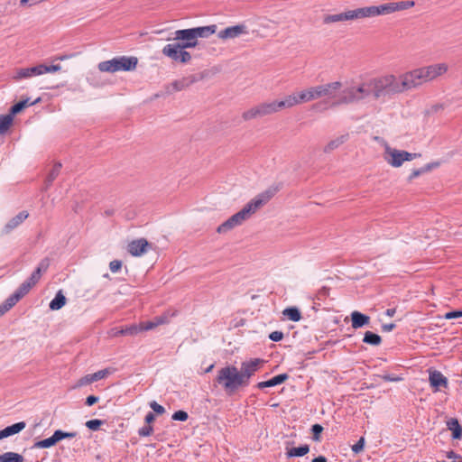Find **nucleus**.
Instances as JSON below:
<instances>
[{"label": "nucleus", "instance_id": "4", "mask_svg": "<svg viewBox=\"0 0 462 462\" xmlns=\"http://www.w3.org/2000/svg\"><path fill=\"white\" fill-rule=\"evenodd\" d=\"M216 382L229 394L234 393L242 387H245L239 370L235 365H226L219 369Z\"/></svg>", "mask_w": 462, "mask_h": 462}, {"label": "nucleus", "instance_id": "64", "mask_svg": "<svg viewBox=\"0 0 462 462\" xmlns=\"http://www.w3.org/2000/svg\"><path fill=\"white\" fill-rule=\"evenodd\" d=\"M7 437V433L5 432V430H0V440Z\"/></svg>", "mask_w": 462, "mask_h": 462}, {"label": "nucleus", "instance_id": "46", "mask_svg": "<svg viewBox=\"0 0 462 462\" xmlns=\"http://www.w3.org/2000/svg\"><path fill=\"white\" fill-rule=\"evenodd\" d=\"M104 424V421L101 420H90L86 422L87 428H88L91 430H97L101 425Z\"/></svg>", "mask_w": 462, "mask_h": 462}, {"label": "nucleus", "instance_id": "56", "mask_svg": "<svg viewBox=\"0 0 462 462\" xmlns=\"http://www.w3.org/2000/svg\"><path fill=\"white\" fill-rule=\"evenodd\" d=\"M97 401H98V397L94 396V395H89V396H88V397H87V399H86V404H87L88 406H92V405H94L96 402H97Z\"/></svg>", "mask_w": 462, "mask_h": 462}, {"label": "nucleus", "instance_id": "11", "mask_svg": "<svg viewBox=\"0 0 462 462\" xmlns=\"http://www.w3.org/2000/svg\"><path fill=\"white\" fill-rule=\"evenodd\" d=\"M264 361L261 358H254L248 361H245L241 364V369L239 374L242 380L244 381L245 386L249 384L250 378L260 370Z\"/></svg>", "mask_w": 462, "mask_h": 462}, {"label": "nucleus", "instance_id": "20", "mask_svg": "<svg viewBox=\"0 0 462 462\" xmlns=\"http://www.w3.org/2000/svg\"><path fill=\"white\" fill-rule=\"evenodd\" d=\"M110 374H111V371L109 369H103V370H99L94 374H87L79 380L77 386L80 387L83 385L90 384L94 382H97L98 380L107 377Z\"/></svg>", "mask_w": 462, "mask_h": 462}, {"label": "nucleus", "instance_id": "31", "mask_svg": "<svg viewBox=\"0 0 462 462\" xmlns=\"http://www.w3.org/2000/svg\"><path fill=\"white\" fill-rule=\"evenodd\" d=\"M14 116L11 113L0 116V134H5L11 127Z\"/></svg>", "mask_w": 462, "mask_h": 462}, {"label": "nucleus", "instance_id": "60", "mask_svg": "<svg viewBox=\"0 0 462 462\" xmlns=\"http://www.w3.org/2000/svg\"><path fill=\"white\" fill-rule=\"evenodd\" d=\"M10 309L5 304L2 303L0 305V317H2L5 313H6Z\"/></svg>", "mask_w": 462, "mask_h": 462}, {"label": "nucleus", "instance_id": "42", "mask_svg": "<svg viewBox=\"0 0 462 462\" xmlns=\"http://www.w3.org/2000/svg\"><path fill=\"white\" fill-rule=\"evenodd\" d=\"M359 8L343 12L345 22L360 20Z\"/></svg>", "mask_w": 462, "mask_h": 462}, {"label": "nucleus", "instance_id": "15", "mask_svg": "<svg viewBox=\"0 0 462 462\" xmlns=\"http://www.w3.org/2000/svg\"><path fill=\"white\" fill-rule=\"evenodd\" d=\"M318 97H328L329 99H337V93L340 91L342 88V83L340 81H333L327 84L315 86Z\"/></svg>", "mask_w": 462, "mask_h": 462}, {"label": "nucleus", "instance_id": "14", "mask_svg": "<svg viewBox=\"0 0 462 462\" xmlns=\"http://www.w3.org/2000/svg\"><path fill=\"white\" fill-rule=\"evenodd\" d=\"M77 436V432H64L60 430H55L53 435L48 439L37 441L34 443L35 448H49L56 445L59 441L64 439H72Z\"/></svg>", "mask_w": 462, "mask_h": 462}, {"label": "nucleus", "instance_id": "61", "mask_svg": "<svg viewBox=\"0 0 462 462\" xmlns=\"http://www.w3.org/2000/svg\"><path fill=\"white\" fill-rule=\"evenodd\" d=\"M311 462H327V458L323 456L317 457Z\"/></svg>", "mask_w": 462, "mask_h": 462}, {"label": "nucleus", "instance_id": "53", "mask_svg": "<svg viewBox=\"0 0 462 462\" xmlns=\"http://www.w3.org/2000/svg\"><path fill=\"white\" fill-rule=\"evenodd\" d=\"M150 407L157 414H163L165 412V409L156 402H150Z\"/></svg>", "mask_w": 462, "mask_h": 462}, {"label": "nucleus", "instance_id": "9", "mask_svg": "<svg viewBox=\"0 0 462 462\" xmlns=\"http://www.w3.org/2000/svg\"><path fill=\"white\" fill-rule=\"evenodd\" d=\"M427 83L435 81L445 76L449 70L447 62H436L420 67Z\"/></svg>", "mask_w": 462, "mask_h": 462}, {"label": "nucleus", "instance_id": "17", "mask_svg": "<svg viewBox=\"0 0 462 462\" xmlns=\"http://www.w3.org/2000/svg\"><path fill=\"white\" fill-rule=\"evenodd\" d=\"M150 244L145 238H139L131 241L127 245L128 253L135 257L142 256L150 248Z\"/></svg>", "mask_w": 462, "mask_h": 462}, {"label": "nucleus", "instance_id": "44", "mask_svg": "<svg viewBox=\"0 0 462 462\" xmlns=\"http://www.w3.org/2000/svg\"><path fill=\"white\" fill-rule=\"evenodd\" d=\"M40 65H41L42 75L46 74V73H55L61 69V66L60 64H54V65H50V66H47L44 64H40Z\"/></svg>", "mask_w": 462, "mask_h": 462}, {"label": "nucleus", "instance_id": "45", "mask_svg": "<svg viewBox=\"0 0 462 462\" xmlns=\"http://www.w3.org/2000/svg\"><path fill=\"white\" fill-rule=\"evenodd\" d=\"M20 300L21 298L19 297V295L14 292L5 300L4 303L11 310Z\"/></svg>", "mask_w": 462, "mask_h": 462}, {"label": "nucleus", "instance_id": "26", "mask_svg": "<svg viewBox=\"0 0 462 462\" xmlns=\"http://www.w3.org/2000/svg\"><path fill=\"white\" fill-rule=\"evenodd\" d=\"M29 214L26 211H22L14 217L9 222L5 225V229L6 232H10L14 228L17 227L20 224H22L27 217Z\"/></svg>", "mask_w": 462, "mask_h": 462}, {"label": "nucleus", "instance_id": "3", "mask_svg": "<svg viewBox=\"0 0 462 462\" xmlns=\"http://www.w3.org/2000/svg\"><path fill=\"white\" fill-rule=\"evenodd\" d=\"M374 98L378 99L385 94H401L399 78L393 74H386L368 80Z\"/></svg>", "mask_w": 462, "mask_h": 462}, {"label": "nucleus", "instance_id": "18", "mask_svg": "<svg viewBox=\"0 0 462 462\" xmlns=\"http://www.w3.org/2000/svg\"><path fill=\"white\" fill-rule=\"evenodd\" d=\"M41 65H36L30 68H19L16 69L14 74L13 75V79L14 81H19L22 79H31L32 77L41 76Z\"/></svg>", "mask_w": 462, "mask_h": 462}, {"label": "nucleus", "instance_id": "30", "mask_svg": "<svg viewBox=\"0 0 462 462\" xmlns=\"http://www.w3.org/2000/svg\"><path fill=\"white\" fill-rule=\"evenodd\" d=\"M66 297L64 296L62 291H59L55 298L50 302V309L51 310H60L62 307L66 304Z\"/></svg>", "mask_w": 462, "mask_h": 462}, {"label": "nucleus", "instance_id": "6", "mask_svg": "<svg viewBox=\"0 0 462 462\" xmlns=\"http://www.w3.org/2000/svg\"><path fill=\"white\" fill-rule=\"evenodd\" d=\"M420 156V153H411L403 150L393 148L388 143L384 144L383 158L384 162L393 168H399L405 162H411Z\"/></svg>", "mask_w": 462, "mask_h": 462}, {"label": "nucleus", "instance_id": "38", "mask_svg": "<svg viewBox=\"0 0 462 462\" xmlns=\"http://www.w3.org/2000/svg\"><path fill=\"white\" fill-rule=\"evenodd\" d=\"M310 451V448L308 445H303L298 448H292L289 449L286 453L287 457H302L305 456Z\"/></svg>", "mask_w": 462, "mask_h": 462}, {"label": "nucleus", "instance_id": "63", "mask_svg": "<svg viewBox=\"0 0 462 462\" xmlns=\"http://www.w3.org/2000/svg\"><path fill=\"white\" fill-rule=\"evenodd\" d=\"M457 457V455L454 452V451H448L447 453V457L448 458H456Z\"/></svg>", "mask_w": 462, "mask_h": 462}, {"label": "nucleus", "instance_id": "39", "mask_svg": "<svg viewBox=\"0 0 462 462\" xmlns=\"http://www.w3.org/2000/svg\"><path fill=\"white\" fill-rule=\"evenodd\" d=\"M345 22L343 13L334 14H326L323 17V23L325 24H331L336 23Z\"/></svg>", "mask_w": 462, "mask_h": 462}, {"label": "nucleus", "instance_id": "7", "mask_svg": "<svg viewBox=\"0 0 462 462\" xmlns=\"http://www.w3.org/2000/svg\"><path fill=\"white\" fill-rule=\"evenodd\" d=\"M280 111L278 100L267 101L257 104L243 112L242 118L244 121H251L276 114Z\"/></svg>", "mask_w": 462, "mask_h": 462}, {"label": "nucleus", "instance_id": "22", "mask_svg": "<svg viewBox=\"0 0 462 462\" xmlns=\"http://www.w3.org/2000/svg\"><path fill=\"white\" fill-rule=\"evenodd\" d=\"M440 166L439 162H433L425 164L423 167L420 169H414L411 171L410 175L408 176V181H412L414 179L418 178L421 174L427 173L431 171L434 169H437Z\"/></svg>", "mask_w": 462, "mask_h": 462}, {"label": "nucleus", "instance_id": "43", "mask_svg": "<svg viewBox=\"0 0 462 462\" xmlns=\"http://www.w3.org/2000/svg\"><path fill=\"white\" fill-rule=\"evenodd\" d=\"M140 332H142V331H141V326H140V323H139V324H134V325L126 327L125 328H124V329H122L120 331V334L134 336V335H137Z\"/></svg>", "mask_w": 462, "mask_h": 462}, {"label": "nucleus", "instance_id": "34", "mask_svg": "<svg viewBox=\"0 0 462 462\" xmlns=\"http://www.w3.org/2000/svg\"><path fill=\"white\" fill-rule=\"evenodd\" d=\"M282 314L291 321H299L301 319L300 310L295 307L286 308L283 310Z\"/></svg>", "mask_w": 462, "mask_h": 462}, {"label": "nucleus", "instance_id": "51", "mask_svg": "<svg viewBox=\"0 0 462 462\" xmlns=\"http://www.w3.org/2000/svg\"><path fill=\"white\" fill-rule=\"evenodd\" d=\"M140 326H141V331L142 332L143 331L152 330V329L157 328L152 320H149V321H145V322H140Z\"/></svg>", "mask_w": 462, "mask_h": 462}, {"label": "nucleus", "instance_id": "29", "mask_svg": "<svg viewBox=\"0 0 462 462\" xmlns=\"http://www.w3.org/2000/svg\"><path fill=\"white\" fill-rule=\"evenodd\" d=\"M359 17L361 19L373 18L379 16L377 5H369L359 7Z\"/></svg>", "mask_w": 462, "mask_h": 462}, {"label": "nucleus", "instance_id": "19", "mask_svg": "<svg viewBox=\"0 0 462 462\" xmlns=\"http://www.w3.org/2000/svg\"><path fill=\"white\" fill-rule=\"evenodd\" d=\"M429 382L434 392L439 391L440 387L447 388L448 385V379L439 371L429 370Z\"/></svg>", "mask_w": 462, "mask_h": 462}, {"label": "nucleus", "instance_id": "10", "mask_svg": "<svg viewBox=\"0 0 462 462\" xmlns=\"http://www.w3.org/2000/svg\"><path fill=\"white\" fill-rule=\"evenodd\" d=\"M47 265L41 263L32 275L24 281L19 288L14 291L22 299L39 282L42 277V273L45 272Z\"/></svg>", "mask_w": 462, "mask_h": 462}, {"label": "nucleus", "instance_id": "54", "mask_svg": "<svg viewBox=\"0 0 462 462\" xmlns=\"http://www.w3.org/2000/svg\"><path fill=\"white\" fill-rule=\"evenodd\" d=\"M269 338L274 342L281 341L283 338V333L282 331H273L269 335Z\"/></svg>", "mask_w": 462, "mask_h": 462}, {"label": "nucleus", "instance_id": "28", "mask_svg": "<svg viewBox=\"0 0 462 462\" xmlns=\"http://www.w3.org/2000/svg\"><path fill=\"white\" fill-rule=\"evenodd\" d=\"M300 94L302 104L319 99L315 86L300 90Z\"/></svg>", "mask_w": 462, "mask_h": 462}, {"label": "nucleus", "instance_id": "32", "mask_svg": "<svg viewBox=\"0 0 462 462\" xmlns=\"http://www.w3.org/2000/svg\"><path fill=\"white\" fill-rule=\"evenodd\" d=\"M39 100H40V98L36 99L34 102H30L29 98H27V99L19 101L18 103H16L15 105H14L11 107L10 113L13 115V116H14L16 114L20 113L24 108H26L32 105H34Z\"/></svg>", "mask_w": 462, "mask_h": 462}, {"label": "nucleus", "instance_id": "12", "mask_svg": "<svg viewBox=\"0 0 462 462\" xmlns=\"http://www.w3.org/2000/svg\"><path fill=\"white\" fill-rule=\"evenodd\" d=\"M415 5L414 1H398V2H388L377 5L378 14L388 15L397 12H402L412 8Z\"/></svg>", "mask_w": 462, "mask_h": 462}, {"label": "nucleus", "instance_id": "24", "mask_svg": "<svg viewBox=\"0 0 462 462\" xmlns=\"http://www.w3.org/2000/svg\"><path fill=\"white\" fill-rule=\"evenodd\" d=\"M348 134H341L336 138L330 140L324 147L323 151L326 153H329L336 150L348 140Z\"/></svg>", "mask_w": 462, "mask_h": 462}, {"label": "nucleus", "instance_id": "48", "mask_svg": "<svg viewBox=\"0 0 462 462\" xmlns=\"http://www.w3.org/2000/svg\"><path fill=\"white\" fill-rule=\"evenodd\" d=\"M188 413L184 411H178L172 414V420L185 421L188 420Z\"/></svg>", "mask_w": 462, "mask_h": 462}, {"label": "nucleus", "instance_id": "40", "mask_svg": "<svg viewBox=\"0 0 462 462\" xmlns=\"http://www.w3.org/2000/svg\"><path fill=\"white\" fill-rule=\"evenodd\" d=\"M60 169H61V163L60 162H56L50 173L48 174L47 178H46V182H47V186H50L52 181L59 176L60 172Z\"/></svg>", "mask_w": 462, "mask_h": 462}, {"label": "nucleus", "instance_id": "35", "mask_svg": "<svg viewBox=\"0 0 462 462\" xmlns=\"http://www.w3.org/2000/svg\"><path fill=\"white\" fill-rule=\"evenodd\" d=\"M360 101L366 98L372 93L369 81H365L356 86Z\"/></svg>", "mask_w": 462, "mask_h": 462}, {"label": "nucleus", "instance_id": "37", "mask_svg": "<svg viewBox=\"0 0 462 462\" xmlns=\"http://www.w3.org/2000/svg\"><path fill=\"white\" fill-rule=\"evenodd\" d=\"M363 341L372 346H379L382 342V338L377 334H374L371 331H366L365 333Z\"/></svg>", "mask_w": 462, "mask_h": 462}, {"label": "nucleus", "instance_id": "55", "mask_svg": "<svg viewBox=\"0 0 462 462\" xmlns=\"http://www.w3.org/2000/svg\"><path fill=\"white\" fill-rule=\"evenodd\" d=\"M462 317V310H455L447 312L444 316L446 319H457Z\"/></svg>", "mask_w": 462, "mask_h": 462}, {"label": "nucleus", "instance_id": "1", "mask_svg": "<svg viewBox=\"0 0 462 462\" xmlns=\"http://www.w3.org/2000/svg\"><path fill=\"white\" fill-rule=\"evenodd\" d=\"M217 24L199 26L189 29H181L174 32V43L166 44L162 53L176 62L182 64L191 60V54L186 49H192L198 46L199 38H208L217 32Z\"/></svg>", "mask_w": 462, "mask_h": 462}, {"label": "nucleus", "instance_id": "2", "mask_svg": "<svg viewBox=\"0 0 462 462\" xmlns=\"http://www.w3.org/2000/svg\"><path fill=\"white\" fill-rule=\"evenodd\" d=\"M274 195V190H266L258 194L251 199L240 211L231 216L227 220L222 223L217 228L219 234L226 233L236 226H241L252 215H254L259 208L265 205Z\"/></svg>", "mask_w": 462, "mask_h": 462}, {"label": "nucleus", "instance_id": "58", "mask_svg": "<svg viewBox=\"0 0 462 462\" xmlns=\"http://www.w3.org/2000/svg\"><path fill=\"white\" fill-rule=\"evenodd\" d=\"M394 328H395V325L393 323L384 324L382 327L383 330L386 331V332L392 331Z\"/></svg>", "mask_w": 462, "mask_h": 462}, {"label": "nucleus", "instance_id": "25", "mask_svg": "<svg viewBox=\"0 0 462 462\" xmlns=\"http://www.w3.org/2000/svg\"><path fill=\"white\" fill-rule=\"evenodd\" d=\"M352 319V328H359L365 325H367L369 323L370 318L365 314H362L358 311H354L351 314Z\"/></svg>", "mask_w": 462, "mask_h": 462}, {"label": "nucleus", "instance_id": "23", "mask_svg": "<svg viewBox=\"0 0 462 462\" xmlns=\"http://www.w3.org/2000/svg\"><path fill=\"white\" fill-rule=\"evenodd\" d=\"M289 378L287 374H281L270 380L260 382L257 383L256 387L259 389H263L266 387H273L279 384L283 383Z\"/></svg>", "mask_w": 462, "mask_h": 462}, {"label": "nucleus", "instance_id": "59", "mask_svg": "<svg viewBox=\"0 0 462 462\" xmlns=\"http://www.w3.org/2000/svg\"><path fill=\"white\" fill-rule=\"evenodd\" d=\"M10 309L5 304L2 303L0 305V317H2L5 313H6Z\"/></svg>", "mask_w": 462, "mask_h": 462}, {"label": "nucleus", "instance_id": "49", "mask_svg": "<svg viewBox=\"0 0 462 462\" xmlns=\"http://www.w3.org/2000/svg\"><path fill=\"white\" fill-rule=\"evenodd\" d=\"M365 447V439L361 438L355 445L352 446V450L354 453H360Z\"/></svg>", "mask_w": 462, "mask_h": 462}, {"label": "nucleus", "instance_id": "57", "mask_svg": "<svg viewBox=\"0 0 462 462\" xmlns=\"http://www.w3.org/2000/svg\"><path fill=\"white\" fill-rule=\"evenodd\" d=\"M155 420V416L152 412H148L145 416V422L148 424V425H151L152 422H153Z\"/></svg>", "mask_w": 462, "mask_h": 462}, {"label": "nucleus", "instance_id": "27", "mask_svg": "<svg viewBox=\"0 0 462 462\" xmlns=\"http://www.w3.org/2000/svg\"><path fill=\"white\" fill-rule=\"evenodd\" d=\"M447 428L452 432V438L454 439H460L462 438V427L460 426L457 419H449L447 421Z\"/></svg>", "mask_w": 462, "mask_h": 462}, {"label": "nucleus", "instance_id": "33", "mask_svg": "<svg viewBox=\"0 0 462 462\" xmlns=\"http://www.w3.org/2000/svg\"><path fill=\"white\" fill-rule=\"evenodd\" d=\"M0 462H23V457L15 452H5L0 455Z\"/></svg>", "mask_w": 462, "mask_h": 462}, {"label": "nucleus", "instance_id": "5", "mask_svg": "<svg viewBox=\"0 0 462 462\" xmlns=\"http://www.w3.org/2000/svg\"><path fill=\"white\" fill-rule=\"evenodd\" d=\"M137 63L138 59L136 57L119 56L99 62L97 68L99 71L107 73L132 71L136 69Z\"/></svg>", "mask_w": 462, "mask_h": 462}, {"label": "nucleus", "instance_id": "50", "mask_svg": "<svg viewBox=\"0 0 462 462\" xmlns=\"http://www.w3.org/2000/svg\"><path fill=\"white\" fill-rule=\"evenodd\" d=\"M323 430V427L319 424H314L312 426V433H313V439L314 440L318 441L319 440V435Z\"/></svg>", "mask_w": 462, "mask_h": 462}, {"label": "nucleus", "instance_id": "36", "mask_svg": "<svg viewBox=\"0 0 462 462\" xmlns=\"http://www.w3.org/2000/svg\"><path fill=\"white\" fill-rule=\"evenodd\" d=\"M176 312L165 311L161 316L155 317L152 321L156 327L170 323L171 318L174 317Z\"/></svg>", "mask_w": 462, "mask_h": 462}, {"label": "nucleus", "instance_id": "8", "mask_svg": "<svg viewBox=\"0 0 462 462\" xmlns=\"http://www.w3.org/2000/svg\"><path fill=\"white\" fill-rule=\"evenodd\" d=\"M399 82L402 93L418 88L427 84L420 67L406 71L399 76Z\"/></svg>", "mask_w": 462, "mask_h": 462}, {"label": "nucleus", "instance_id": "21", "mask_svg": "<svg viewBox=\"0 0 462 462\" xmlns=\"http://www.w3.org/2000/svg\"><path fill=\"white\" fill-rule=\"evenodd\" d=\"M278 104L281 111L302 104L300 91L287 95L282 100H278Z\"/></svg>", "mask_w": 462, "mask_h": 462}, {"label": "nucleus", "instance_id": "41", "mask_svg": "<svg viewBox=\"0 0 462 462\" xmlns=\"http://www.w3.org/2000/svg\"><path fill=\"white\" fill-rule=\"evenodd\" d=\"M26 424L23 421L14 423L11 426L5 428L4 430L7 433V436L10 437L12 435L17 434L22 431L25 428Z\"/></svg>", "mask_w": 462, "mask_h": 462}, {"label": "nucleus", "instance_id": "13", "mask_svg": "<svg viewBox=\"0 0 462 462\" xmlns=\"http://www.w3.org/2000/svg\"><path fill=\"white\" fill-rule=\"evenodd\" d=\"M249 33L248 27L245 23L226 27L217 32V38L223 42L235 40Z\"/></svg>", "mask_w": 462, "mask_h": 462}, {"label": "nucleus", "instance_id": "47", "mask_svg": "<svg viewBox=\"0 0 462 462\" xmlns=\"http://www.w3.org/2000/svg\"><path fill=\"white\" fill-rule=\"evenodd\" d=\"M153 432V427L152 425H145L143 427H142L139 430H138V433L141 437H148V436H151Z\"/></svg>", "mask_w": 462, "mask_h": 462}, {"label": "nucleus", "instance_id": "16", "mask_svg": "<svg viewBox=\"0 0 462 462\" xmlns=\"http://www.w3.org/2000/svg\"><path fill=\"white\" fill-rule=\"evenodd\" d=\"M359 95L357 92L356 86H352L345 88L341 91V94L338 96V98L336 99V105H348L352 103L359 102Z\"/></svg>", "mask_w": 462, "mask_h": 462}, {"label": "nucleus", "instance_id": "62", "mask_svg": "<svg viewBox=\"0 0 462 462\" xmlns=\"http://www.w3.org/2000/svg\"><path fill=\"white\" fill-rule=\"evenodd\" d=\"M395 312H396L395 309H388V310H386L385 313L387 316L393 317V316H394Z\"/></svg>", "mask_w": 462, "mask_h": 462}, {"label": "nucleus", "instance_id": "52", "mask_svg": "<svg viewBox=\"0 0 462 462\" xmlns=\"http://www.w3.org/2000/svg\"><path fill=\"white\" fill-rule=\"evenodd\" d=\"M109 268L112 273H117L122 268V262L119 260L111 261L109 263Z\"/></svg>", "mask_w": 462, "mask_h": 462}]
</instances>
